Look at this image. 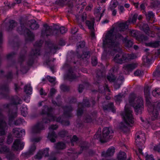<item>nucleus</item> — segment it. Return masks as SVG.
<instances>
[{
	"label": "nucleus",
	"instance_id": "nucleus-1",
	"mask_svg": "<svg viewBox=\"0 0 160 160\" xmlns=\"http://www.w3.org/2000/svg\"><path fill=\"white\" fill-rule=\"evenodd\" d=\"M128 22H118L115 24V27L113 28L106 34L105 38L103 39V47L106 50L107 47H119V42L114 35L115 29L120 31H124L128 28Z\"/></svg>",
	"mask_w": 160,
	"mask_h": 160
},
{
	"label": "nucleus",
	"instance_id": "nucleus-2",
	"mask_svg": "<svg viewBox=\"0 0 160 160\" xmlns=\"http://www.w3.org/2000/svg\"><path fill=\"white\" fill-rule=\"evenodd\" d=\"M53 109L51 107H48L47 106L43 107V108L41 112L42 114H46L48 119L44 118L42 120L43 122L38 123L32 128V132L34 133H40L42 130L44 129L43 125V122L45 123H48L51 121H56L60 122L64 125H68L69 124V122L68 121L63 120L61 117L56 118L52 115Z\"/></svg>",
	"mask_w": 160,
	"mask_h": 160
},
{
	"label": "nucleus",
	"instance_id": "nucleus-3",
	"mask_svg": "<svg viewBox=\"0 0 160 160\" xmlns=\"http://www.w3.org/2000/svg\"><path fill=\"white\" fill-rule=\"evenodd\" d=\"M118 46L119 49L118 48H117L116 47H107L106 50H105L103 46L104 52L102 55V58H104L106 56L108 55V53L112 55L113 51L119 52L118 54L116 55L113 59L114 61L117 63L122 64L137 58V56L135 54H127L121 52V50L119 44Z\"/></svg>",
	"mask_w": 160,
	"mask_h": 160
},
{
	"label": "nucleus",
	"instance_id": "nucleus-4",
	"mask_svg": "<svg viewBox=\"0 0 160 160\" xmlns=\"http://www.w3.org/2000/svg\"><path fill=\"white\" fill-rule=\"evenodd\" d=\"M132 111L131 109L128 107V105L127 104L125 107V111L122 114L123 120L124 121L125 125L121 126V129L124 132H128L129 128L128 127L131 126V124H132L134 122L132 114Z\"/></svg>",
	"mask_w": 160,
	"mask_h": 160
},
{
	"label": "nucleus",
	"instance_id": "nucleus-5",
	"mask_svg": "<svg viewBox=\"0 0 160 160\" xmlns=\"http://www.w3.org/2000/svg\"><path fill=\"white\" fill-rule=\"evenodd\" d=\"M129 103L134 108L135 112L137 114L142 113L143 109V100L142 98L140 96H136L134 94H131L129 98Z\"/></svg>",
	"mask_w": 160,
	"mask_h": 160
},
{
	"label": "nucleus",
	"instance_id": "nucleus-6",
	"mask_svg": "<svg viewBox=\"0 0 160 160\" xmlns=\"http://www.w3.org/2000/svg\"><path fill=\"white\" fill-rule=\"evenodd\" d=\"M113 132L111 128H104L102 131V135L101 137L98 132L94 136L95 138H97L102 142H106L112 138Z\"/></svg>",
	"mask_w": 160,
	"mask_h": 160
},
{
	"label": "nucleus",
	"instance_id": "nucleus-7",
	"mask_svg": "<svg viewBox=\"0 0 160 160\" xmlns=\"http://www.w3.org/2000/svg\"><path fill=\"white\" fill-rule=\"evenodd\" d=\"M135 139L136 145L138 147V151L142 154V147L145 140V133L142 131L138 132L136 134Z\"/></svg>",
	"mask_w": 160,
	"mask_h": 160
},
{
	"label": "nucleus",
	"instance_id": "nucleus-8",
	"mask_svg": "<svg viewBox=\"0 0 160 160\" xmlns=\"http://www.w3.org/2000/svg\"><path fill=\"white\" fill-rule=\"evenodd\" d=\"M17 31L20 34H24L27 40H33L34 38V35L29 30L25 28L24 25L21 24L20 27L19 28Z\"/></svg>",
	"mask_w": 160,
	"mask_h": 160
},
{
	"label": "nucleus",
	"instance_id": "nucleus-9",
	"mask_svg": "<svg viewBox=\"0 0 160 160\" xmlns=\"http://www.w3.org/2000/svg\"><path fill=\"white\" fill-rule=\"evenodd\" d=\"M151 87L148 86H145L144 88V93L145 97L146 98V104L148 107V110L149 113L152 111V108H153V105L154 102H151L149 99L150 95V90Z\"/></svg>",
	"mask_w": 160,
	"mask_h": 160
},
{
	"label": "nucleus",
	"instance_id": "nucleus-10",
	"mask_svg": "<svg viewBox=\"0 0 160 160\" xmlns=\"http://www.w3.org/2000/svg\"><path fill=\"white\" fill-rule=\"evenodd\" d=\"M107 78L110 82H115L114 87L116 89H118L120 87V85L122 83L124 80V78L122 76H120L119 78L116 79L114 75L112 73L108 75Z\"/></svg>",
	"mask_w": 160,
	"mask_h": 160
},
{
	"label": "nucleus",
	"instance_id": "nucleus-11",
	"mask_svg": "<svg viewBox=\"0 0 160 160\" xmlns=\"http://www.w3.org/2000/svg\"><path fill=\"white\" fill-rule=\"evenodd\" d=\"M153 107V108H152V111L150 112V114L151 117V119L154 120L157 118L158 115L157 109H160V102H154Z\"/></svg>",
	"mask_w": 160,
	"mask_h": 160
},
{
	"label": "nucleus",
	"instance_id": "nucleus-12",
	"mask_svg": "<svg viewBox=\"0 0 160 160\" xmlns=\"http://www.w3.org/2000/svg\"><path fill=\"white\" fill-rule=\"evenodd\" d=\"M138 66L137 63H132L124 65L122 68L123 73L125 74H128L129 72H131L136 68Z\"/></svg>",
	"mask_w": 160,
	"mask_h": 160
},
{
	"label": "nucleus",
	"instance_id": "nucleus-13",
	"mask_svg": "<svg viewBox=\"0 0 160 160\" xmlns=\"http://www.w3.org/2000/svg\"><path fill=\"white\" fill-rule=\"evenodd\" d=\"M2 118V115L0 113V136L5 135L8 128L7 123Z\"/></svg>",
	"mask_w": 160,
	"mask_h": 160
},
{
	"label": "nucleus",
	"instance_id": "nucleus-14",
	"mask_svg": "<svg viewBox=\"0 0 160 160\" xmlns=\"http://www.w3.org/2000/svg\"><path fill=\"white\" fill-rule=\"evenodd\" d=\"M138 32L135 30H129V34L131 36L135 37L136 39L140 42L144 41L148 39V37L144 35H142L138 36Z\"/></svg>",
	"mask_w": 160,
	"mask_h": 160
},
{
	"label": "nucleus",
	"instance_id": "nucleus-15",
	"mask_svg": "<svg viewBox=\"0 0 160 160\" xmlns=\"http://www.w3.org/2000/svg\"><path fill=\"white\" fill-rule=\"evenodd\" d=\"M24 146V143L20 139H16L14 142L12 149L14 151L22 150Z\"/></svg>",
	"mask_w": 160,
	"mask_h": 160
},
{
	"label": "nucleus",
	"instance_id": "nucleus-16",
	"mask_svg": "<svg viewBox=\"0 0 160 160\" xmlns=\"http://www.w3.org/2000/svg\"><path fill=\"white\" fill-rule=\"evenodd\" d=\"M89 102L87 98L83 99L82 103H79L78 104V108L77 114L78 116H80L83 112L82 108L84 107H89L90 106Z\"/></svg>",
	"mask_w": 160,
	"mask_h": 160
},
{
	"label": "nucleus",
	"instance_id": "nucleus-17",
	"mask_svg": "<svg viewBox=\"0 0 160 160\" xmlns=\"http://www.w3.org/2000/svg\"><path fill=\"white\" fill-rule=\"evenodd\" d=\"M17 116V109L9 110L8 115V124L10 126L12 124L13 120Z\"/></svg>",
	"mask_w": 160,
	"mask_h": 160
},
{
	"label": "nucleus",
	"instance_id": "nucleus-18",
	"mask_svg": "<svg viewBox=\"0 0 160 160\" xmlns=\"http://www.w3.org/2000/svg\"><path fill=\"white\" fill-rule=\"evenodd\" d=\"M52 34V31L51 27L48 26L47 24L43 25V28L42 31L41 36L44 37Z\"/></svg>",
	"mask_w": 160,
	"mask_h": 160
},
{
	"label": "nucleus",
	"instance_id": "nucleus-19",
	"mask_svg": "<svg viewBox=\"0 0 160 160\" xmlns=\"http://www.w3.org/2000/svg\"><path fill=\"white\" fill-rule=\"evenodd\" d=\"M76 75L74 70L72 68H70L67 74L65 76V78L70 81H72L76 80L78 77Z\"/></svg>",
	"mask_w": 160,
	"mask_h": 160
},
{
	"label": "nucleus",
	"instance_id": "nucleus-20",
	"mask_svg": "<svg viewBox=\"0 0 160 160\" xmlns=\"http://www.w3.org/2000/svg\"><path fill=\"white\" fill-rule=\"evenodd\" d=\"M43 41L40 40L39 42H36L34 45V47L36 48L34 50H32L31 52V56H37L40 54L39 48L41 46Z\"/></svg>",
	"mask_w": 160,
	"mask_h": 160
},
{
	"label": "nucleus",
	"instance_id": "nucleus-21",
	"mask_svg": "<svg viewBox=\"0 0 160 160\" xmlns=\"http://www.w3.org/2000/svg\"><path fill=\"white\" fill-rule=\"evenodd\" d=\"M49 150V148H46L43 151H39L37 155L34 157V158L36 159H40L42 158L43 156L45 157L48 156Z\"/></svg>",
	"mask_w": 160,
	"mask_h": 160
},
{
	"label": "nucleus",
	"instance_id": "nucleus-22",
	"mask_svg": "<svg viewBox=\"0 0 160 160\" xmlns=\"http://www.w3.org/2000/svg\"><path fill=\"white\" fill-rule=\"evenodd\" d=\"M12 132L17 137H21L25 135V130L22 129L20 130L19 128H14L12 130Z\"/></svg>",
	"mask_w": 160,
	"mask_h": 160
},
{
	"label": "nucleus",
	"instance_id": "nucleus-23",
	"mask_svg": "<svg viewBox=\"0 0 160 160\" xmlns=\"http://www.w3.org/2000/svg\"><path fill=\"white\" fill-rule=\"evenodd\" d=\"M142 27V29L149 36L153 38L155 37V35L154 33L149 30V28L148 24H143Z\"/></svg>",
	"mask_w": 160,
	"mask_h": 160
},
{
	"label": "nucleus",
	"instance_id": "nucleus-24",
	"mask_svg": "<svg viewBox=\"0 0 160 160\" xmlns=\"http://www.w3.org/2000/svg\"><path fill=\"white\" fill-rule=\"evenodd\" d=\"M115 150L114 147H111L107 150L106 152H102V156L103 157H107L112 156L115 152Z\"/></svg>",
	"mask_w": 160,
	"mask_h": 160
},
{
	"label": "nucleus",
	"instance_id": "nucleus-25",
	"mask_svg": "<svg viewBox=\"0 0 160 160\" xmlns=\"http://www.w3.org/2000/svg\"><path fill=\"white\" fill-rule=\"evenodd\" d=\"M64 110V115L67 117H69L71 116V112L72 109L70 106H66L63 108Z\"/></svg>",
	"mask_w": 160,
	"mask_h": 160
},
{
	"label": "nucleus",
	"instance_id": "nucleus-26",
	"mask_svg": "<svg viewBox=\"0 0 160 160\" xmlns=\"http://www.w3.org/2000/svg\"><path fill=\"white\" fill-rule=\"evenodd\" d=\"M103 108L104 111H111L113 112H115V109L114 108L113 103L112 102L109 103L107 105L103 106Z\"/></svg>",
	"mask_w": 160,
	"mask_h": 160
},
{
	"label": "nucleus",
	"instance_id": "nucleus-27",
	"mask_svg": "<svg viewBox=\"0 0 160 160\" xmlns=\"http://www.w3.org/2000/svg\"><path fill=\"white\" fill-rule=\"evenodd\" d=\"M152 58V56L150 54H147L143 56L142 58V61L144 64L147 65L149 63L151 60Z\"/></svg>",
	"mask_w": 160,
	"mask_h": 160
},
{
	"label": "nucleus",
	"instance_id": "nucleus-28",
	"mask_svg": "<svg viewBox=\"0 0 160 160\" xmlns=\"http://www.w3.org/2000/svg\"><path fill=\"white\" fill-rule=\"evenodd\" d=\"M57 135L53 131H50L48 134V138L51 142H54L56 141L55 139L57 138Z\"/></svg>",
	"mask_w": 160,
	"mask_h": 160
},
{
	"label": "nucleus",
	"instance_id": "nucleus-29",
	"mask_svg": "<svg viewBox=\"0 0 160 160\" xmlns=\"http://www.w3.org/2000/svg\"><path fill=\"white\" fill-rule=\"evenodd\" d=\"M28 24L31 28L33 30L36 29L39 27V25L34 20H32L29 21Z\"/></svg>",
	"mask_w": 160,
	"mask_h": 160
},
{
	"label": "nucleus",
	"instance_id": "nucleus-30",
	"mask_svg": "<svg viewBox=\"0 0 160 160\" xmlns=\"http://www.w3.org/2000/svg\"><path fill=\"white\" fill-rule=\"evenodd\" d=\"M65 144L62 142H59L55 144L54 148L57 150H62L66 148Z\"/></svg>",
	"mask_w": 160,
	"mask_h": 160
},
{
	"label": "nucleus",
	"instance_id": "nucleus-31",
	"mask_svg": "<svg viewBox=\"0 0 160 160\" xmlns=\"http://www.w3.org/2000/svg\"><path fill=\"white\" fill-rule=\"evenodd\" d=\"M67 0H58V1H57L56 2L60 6H63L64 5L67 4L69 7L72 8L73 6L72 2H68L67 3Z\"/></svg>",
	"mask_w": 160,
	"mask_h": 160
},
{
	"label": "nucleus",
	"instance_id": "nucleus-32",
	"mask_svg": "<svg viewBox=\"0 0 160 160\" xmlns=\"http://www.w3.org/2000/svg\"><path fill=\"white\" fill-rule=\"evenodd\" d=\"M36 149V147L35 144H33L30 148L28 152L25 154L24 155L26 156H28V155H33Z\"/></svg>",
	"mask_w": 160,
	"mask_h": 160
},
{
	"label": "nucleus",
	"instance_id": "nucleus-33",
	"mask_svg": "<svg viewBox=\"0 0 160 160\" xmlns=\"http://www.w3.org/2000/svg\"><path fill=\"white\" fill-rule=\"evenodd\" d=\"M127 37H127L123 39V42L125 47L128 48L131 47L133 44L132 41L131 40H128Z\"/></svg>",
	"mask_w": 160,
	"mask_h": 160
},
{
	"label": "nucleus",
	"instance_id": "nucleus-34",
	"mask_svg": "<svg viewBox=\"0 0 160 160\" xmlns=\"http://www.w3.org/2000/svg\"><path fill=\"white\" fill-rule=\"evenodd\" d=\"M11 102L13 105H18L21 104L22 101L18 97L15 96L12 98Z\"/></svg>",
	"mask_w": 160,
	"mask_h": 160
},
{
	"label": "nucleus",
	"instance_id": "nucleus-35",
	"mask_svg": "<svg viewBox=\"0 0 160 160\" xmlns=\"http://www.w3.org/2000/svg\"><path fill=\"white\" fill-rule=\"evenodd\" d=\"M127 158L126 154L123 152H120L117 155V158L118 160H125Z\"/></svg>",
	"mask_w": 160,
	"mask_h": 160
},
{
	"label": "nucleus",
	"instance_id": "nucleus-36",
	"mask_svg": "<svg viewBox=\"0 0 160 160\" xmlns=\"http://www.w3.org/2000/svg\"><path fill=\"white\" fill-rule=\"evenodd\" d=\"M94 23V19L91 20H87L86 22V25L90 30L94 29L93 27Z\"/></svg>",
	"mask_w": 160,
	"mask_h": 160
},
{
	"label": "nucleus",
	"instance_id": "nucleus-37",
	"mask_svg": "<svg viewBox=\"0 0 160 160\" xmlns=\"http://www.w3.org/2000/svg\"><path fill=\"white\" fill-rule=\"evenodd\" d=\"M142 12L145 14L147 18L149 20L153 19L154 18V15L152 12H148L147 14L145 11H143Z\"/></svg>",
	"mask_w": 160,
	"mask_h": 160
},
{
	"label": "nucleus",
	"instance_id": "nucleus-38",
	"mask_svg": "<svg viewBox=\"0 0 160 160\" xmlns=\"http://www.w3.org/2000/svg\"><path fill=\"white\" fill-rule=\"evenodd\" d=\"M152 95L156 98L160 97V88H156L152 92Z\"/></svg>",
	"mask_w": 160,
	"mask_h": 160
},
{
	"label": "nucleus",
	"instance_id": "nucleus-39",
	"mask_svg": "<svg viewBox=\"0 0 160 160\" xmlns=\"http://www.w3.org/2000/svg\"><path fill=\"white\" fill-rule=\"evenodd\" d=\"M10 151L9 148L6 146H4L0 148V153L2 154L7 153Z\"/></svg>",
	"mask_w": 160,
	"mask_h": 160
},
{
	"label": "nucleus",
	"instance_id": "nucleus-40",
	"mask_svg": "<svg viewBox=\"0 0 160 160\" xmlns=\"http://www.w3.org/2000/svg\"><path fill=\"white\" fill-rule=\"evenodd\" d=\"M138 17V14L135 13L134 14L132 18H129L127 21L128 22V23H131L134 24L136 22Z\"/></svg>",
	"mask_w": 160,
	"mask_h": 160
},
{
	"label": "nucleus",
	"instance_id": "nucleus-41",
	"mask_svg": "<svg viewBox=\"0 0 160 160\" xmlns=\"http://www.w3.org/2000/svg\"><path fill=\"white\" fill-rule=\"evenodd\" d=\"M124 97L123 94H119L115 97V99L117 103H119V102L122 100V99Z\"/></svg>",
	"mask_w": 160,
	"mask_h": 160
},
{
	"label": "nucleus",
	"instance_id": "nucleus-42",
	"mask_svg": "<svg viewBox=\"0 0 160 160\" xmlns=\"http://www.w3.org/2000/svg\"><path fill=\"white\" fill-rule=\"evenodd\" d=\"M6 158L8 160H12L15 158V155L13 152L9 151L6 155Z\"/></svg>",
	"mask_w": 160,
	"mask_h": 160
},
{
	"label": "nucleus",
	"instance_id": "nucleus-43",
	"mask_svg": "<svg viewBox=\"0 0 160 160\" xmlns=\"http://www.w3.org/2000/svg\"><path fill=\"white\" fill-rule=\"evenodd\" d=\"M24 91L27 94H31L32 92V88L30 85L25 86L24 87Z\"/></svg>",
	"mask_w": 160,
	"mask_h": 160
},
{
	"label": "nucleus",
	"instance_id": "nucleus-44",
	"mask_svg": "<svg viewBox=\"0 0 160 160\" xmlns=\"http://www.w3.org/2000/svg\"><path fill=\"white\" fill-rule=\"evenodd\" d=\"M17 25V23L14 21L12 20L9 22V25L8 30H12L13 28Z\"/></svg>",
	"mask_w": 160,
	"mask_h": 160
},
{
	"label": "nucleus",
	"instance_id": "nucleus-45",
	"mask_svg": "<svg viewBox=\"0 0 160 160\" xmlns=\"http://www.w3.org/2000/svg\"><path fill=\"white\" fill-rule=\"evenodd\" d=\"M160 44V42L159 41H156L148 43V45L149 46L152 47H157L159 46Z\"/></svg>",
	"mask_w": 160,
	"mask_h": 160
},
{
	"label": "nucleus",
	"instance_id": "nucleus-46",
	"mask_svg": "<svg viewBox=\"0 0 160 160\" xmlns=\"http://www.w3.org/2000/svg\"><path fill=\"white\" fill-rule=\"evenodd\" d=\"M118 4V2L116 0H112L111 2V4L110 6V8L112 9L113 8L117 7Z\"/></svg>",
	"mask_w": 160,
	"mask_h": 160
},
{
	"label": "nucleus",
	"instance_id": "nucleus-47",
	"mask_svg": "<svg viewBox=\"0 0 160 160\" xmlns=\"http://www.w3.org/2000/svg\"><path fill=\"white\" fill-rule=\"evenodd\" d=\"M28 109L26 107H22L21 109V113L22 115L24 117L26 116L28 114Z\"/></svg>",
	"mask_w": 160,
	"mask_h": 160
},
{
	"label": "nucleus",
	"instance_id": "nucleus-48",
	"mask_svg": "<svg viewBox=\"0 0 160 160\" xmlns=\"http://www.w3.org/2000/svg\"><path fill=\"white\" fill-rule=\"evenodd\" d=\"M153 75L156 78H160V68H157L156 71L153 72Z\"/></svg>",
	"mask_w": 160,
	"mask_h": 160
},
{
	"label": "nucleus",
	"instance_id": "nucleus-49",
	"mask_svg": "<svg viewBox=\"0 0 160 160\" xmlns=\"http://www.w3.org/2000/svg\"><path fill=\"white\" fill-rule=\"evenodd\" d=\"M101 8L100 7L98 6L97 7V8H96L95 9L94 14L96 16V18H97V17H99V12L101 10Z\"/></svg>",
	"mask_w": 160,
	"mask_h": 160
},
{
	"label": "nucleus",
	"instance_id": "nucleus-50",
	"mask_svg": "<svg viewBox=\"0 0 160 160\" xmlns=\"http://www.w3.org/2000/svg\"><path fill=\"white\" fill-rule=\"evenodd\" d=\"M25 122L23 119L19 118L16 120L14 122V124L15 125H19L23 122Z\"/></svg>",
	"mask_w": 160,
	"mask_h": 160
},
{
	"label": "nucleus",
	"instance_id": "nucleus-51",
	"mask_svg": "<svg viewBox=\"0 0 160 160\" xmlns=\"http://www.w3.org/2000/svg\"><path fill=\"white\" fill-rule=\"evenodd\" d=\"M134 74L135 76H139L143 74V72L141 70L137 69L134 72Z\"/></svg>",
	"mask_w": 160,
	"mask_h": 160
},
{
	"label": "nucleus",
	"instance_id": "nucleus-52",
	"mask_svg": "<svg viewBox=\"0 0 160 160\" xmlns=\"http://www.w3.org/2000/svg\"><path fill=\"white\" fill-rule=\"evenodd\" d=\"M70 138V140L71 142L72 145H74V143L76 142L78 140V138L76 135H74L72 139H71L70 137H69Z\"/></svg>",
	"mask_w": 160,
	"mask_h": 160
},
{
	"label": "nucleus",
	"instance_id": "nucleus-53",
	"mask_svg": "<svg viewBox=\"0 0 160 160\" xmlns=\"http://www.w3.org/2000/svg\"><path fill=\"white\" fill-rule=\"evenodd\" d=\"M61 89L63 91H67L69 90V87L64 85H62L60 86Z\"/></svg>",
	"mask_w": 160,
	"mask_h": 160
},
{
	"label": "nucleus",
	"instance_id": "nucleus-54",
	"mask_svg": "<svg viewBox=\"0 0 160 160\" xmlns=\"http://www.w3.org/2000/svg\"><path fill=\"white\" fill-rule=\"evenodd\" d=\"M68 134L67 132L65 130H62L59 132L58 134L59 135L62 137H64L66 136Z\"/></svg>",
	"mask_w": 160,
	"mask_h": 160
},
{
	"label": "nucleus",
	"instance_id": "nucleus-55",
	"mask_svg": "<svg viewBox=\"0 0 160 160\" xmlns=\"http://www.w3.org/2000/svg\"><path fill=\"white\" fill-rule=\"evenodd\" d=\"M92 65L93 66L96 65L97 63V58L95 57H92Z\"/></svg>",
	"mask_w": 160,
	"mask_h": 160
},
{
	"label": "nucleus",
	"instance_id": "nucleus-56",
	"mask_svg": "<svg viewBox=\"0 0 160 160\" xmlns=\"http://www.w3.org/2000/svg\"><path fill=\"white\" fill-rule=\"evenodd\" d=\"M47 78L48 80V81L50 82H54L56 80V78H55L51 77L49 76H48L47 77Z\"/></svg>",
	"mask_w": 160,
	"mask_h": 160
},
{
	"label": "nucleus",
	"instance_id": "nucleus-57",
	"mask_svg": "<svg viewBox=\"0 0 160 160\" xmlns=\"http://www.w3.org/2000/svg\"><path fill=\"white\" fill-rule=\"evenodd\" d=\"M84 121L87 122H90L92 121L91 117L88 115L86 116L85 118Z\"/></svg>",
	"mask_w": 160,
	"mask_h": 160
},
{
	"label": "nucleus",
	"instance_id": "nucleus-58",
	"mask_svg": "<svg viewBox=\"0 0 160 160\" xmlns=\"http://www.w3.org/2000/svg\"><path fill=\"white\" fill-rule=\"evenodd\" d=\"M2 90L3 92L4 93L6 94L7 93L9 90L8 88V86H5L3 87L2 89Z\"/></svg>",
	"mask_w": 160,
	"mask_h": 160
},
{
	"label": "nucleus",
	"instance_id": "nucleus-59",
	"mask_svg": "<svg viewBox=\"0 0 160 160\" xmlns=\"http://www.w3.org/2000/svg\"><path fill=\"white\" fill-rule=\"evenodd\" d=\"M13 139L11 135H10L8 136L7 143L8 144L11 143Z\"/></svg>",
	"mask_w": 160,
	"mask_h": 160
},
{
	"label": "nucleus",
	"instance_id": "nucleus-60",
	"mask_svg": "<svg viewBox=\"0 0 160 160\" xmlns=\"http://www.w3.org/2000/svg\"><path fill=\"white\" fill-rule=\"evenodd\" d=\"M89 52H84L83 53V54L82 55L81 58L84 59V58H87L89 56Z\"/></svg>",
	"mask_w": 160,
	"mask_h": 160
},
{
	"label": "nucleus",
	"instance_id": "nucleus-61",
	"mask_svg": "<svg viewBox=\"0 0 160 160\" xmlns=\"http://www.w3.org/2000/svg\"><path fill=\"white\" fill-rule=\"evenodd\" d=\"M60 31L62 34H63L67 32V29L64 27H62L60 28Z\"/></svg>",
	"mask_w": 160,
	"mask_h": 160
},
{
	"label": "nucleus",
	"instance_id": "nucleus-62",
	"mask_svg": "<svg viewBox=\"0 0 160 160\" xmlns=\"http://www.w3.org/2000/svg\"><path fill=\"white\" fill-rule=\"evenodd\" d=\"M153 149L155 151L160 152V144L155 145Z\"/></svg>",
	"mask_w": 160,
	"mask_h": 160
},
{
	"label": "nucleus",
	"instance_id": "nucleus-63",
	"mask_svg": "<svg viewBox=\"0 0 160 160\" xmlns=\"http://www.w3.org/2000/svg\"><path fill=\"white\" fill-rule=\"evenodd\" d=\"M146 160H154L152 155H147L146 157Z\"/></svg>",
	"mask_w": 160,
	"mask_h": 160
},
{
	"label": "nucleus",
	"instance_id": "nucleus-64",
	"mask_svg": "<svg viewBox=\"0 0 160 160\" xmlns=\"http://www.w3.org/2000/svg\"><path fill=\"white\" fill-rule=\"evenodd\" d=\"M155 29L158 30L157 35L158 37V38L160 39V28L154 26V28Z\"/></svg>",
	"mask_w": 160,
	"mask_h": 160
}]
</instances>
